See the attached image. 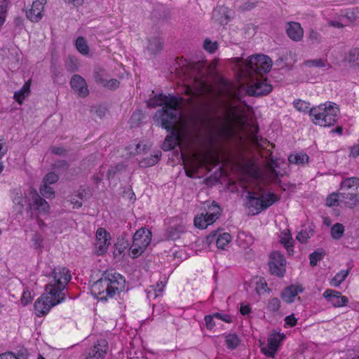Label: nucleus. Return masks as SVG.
I'll return each instance as SVG.
<instances>
[{
  "instance_id": "obj_18",
  "label": "nucleus",
  "mask_w": 359,
  "mask_h": 359,
  "mask_svg": "<svg viewBox=\"0 0 359 359\" xmlns=\"http://www.w3.org/2000/svg\"><path fill=\"white\" fill-rule=\"evenodd\" d=\"M70 86L80 97H86L89 94L86 80L79 74H74L72 76L70 80Z\"/></svg>"
},
{
  "instance_id": "obj_62",
  "label": "nucleus",
  "mask_w": 359,
  "mask_h": 359,
  "mask_svg": "<svg viewBox=\"0 0 359 359\" xmlns=\"http://www.w3.org/2000/svg\"><path fill=\"white\" fill-rule=\"evenodd\" d=\"M261 351L266 356L273 358L277 351L270 349L267 346L266 347H262Z\"/></svg>"
},
{
  "instance_id": "obj_23",
  "label": "nucleus",
  "mask_w": 359,
  "mask_h": 359,
  "mask_svg": "<svg viewBox=\"0 0 359 359\" xmlns=\"http://www.w3.org/2000/svg\"><path fill=\"white\" fill-rule=\"evenodd\" d=\"M185 232V227L182 224L170 226L166 231L165 236L168 239L175 241L180 238L181 235Z\"/></svg>"
},
{
  "instance_id": "obj_9",
  "label": "nucleus",
  "mask_w": 359,
  "mask_h": 359,
  "mask_svg": "<svg viewBox=\"0 0 359 359\" xmlns=\"http://www.w3.org/2000/svg\"><path fill=\"white\" fill-rule=\"evenodd\" d=\"M212 114L209 116L203 113L200 118L201 130L209 136L214 135L220 128L222 118L217 116V109L213 105H210Z\"/></svg>"
},
{
  "instance_id": "obj_33",
  "label": "nucleus",
  "mask_w": 359,
  "mask_h": 359,
  "mask_svg": "<svg viewBox=\"0 0 359 359\" xmlns=\"http://www.w3.org/2000/svg\"><path fill=\"white\" fill-rule=\"evenodd\" d=\"M309 157L306 154H290L288 161L292 164H304L309 162Z\"/></svg>"
},
{
  "instance_id": "obj_2",
  "label": "nucleus",
  "mask_w": 359,
  "mask_h": 359,
  "mask_svg": "<svg viewBox=\"0 0 359 359\" xmlns=\"http://www.w3.org/2000/svg\"><path fill=\"white\" fill-rule=\"evenodd\" d=\"M279 200L280 197L274 193L269 192L259 196L257 192L248 191L244 198V206L249 210L252 215H257Z\"/></svg>"
},
{
  "instance_id": "obj_31",
  "label": "nucleus",
  "mask_w": 359,
  "mask_h": 359,
  "mask_svg": "<svg viewBox=\"0 0 359 359\" xmlns=\"http://www.w3.org/2000/svg\"><path fill=\"white\" fill-rule=\"evenodd\" d=\"M304 65L307 67H325L327 69H331L332 65L327 62L326 60L320 59H314V60H308L304 62Z\"/></svg>"
},
{
  "instance_id": "obj_17",
  "label": "nucleus",
  "mask_w": 359,
  "mask_h": 359,
  "mask_svg": "<svg viewBox=\"0 0 359 359\" xmlns=\"http://www.w3.org/2000/svg\"><path fill=\"white\" fill-rule=\"evenodd\" d=\"M273 89L272 86L264 81H257L248 88V94L250 96L261 97L268 95Z\"/></svg>"
},
{
  "instance_id": "obj_51",
  "label": "nucleus",
  "mask_w": 359,
  "mask_h": 359,
  "mask_svg": "<svg viewBox=\"0 0 359 359\" xmlns=\"http://www.w3.org/2000/svg\"><path fill=\"white\" fill-rule=\"evenodd\" d=\"M59 177L53 172H50L46 175L43 180V184L50 185L57 182Z\"/></svg>"
},
{
  "instance_id": "obj_63",
  "label": "nucleus",
  "mask_w": 359,
  "mask_h": 359,
  "mask_svg": "<svg viewBox=\"0 0 359 359\" xmlns=\"http://www.w3.org/2000/svg\"><path fill=\"white\" fill-rule=\"evenodd\" d=\"M297 318L294 316L293 314L286 316L285 318V322L287 325L289 327H294L297 324Z\"/></svg>"
},
{
  "instance_id": "obj_8",
  "label": "nucleus",
  "mask_w": 359,
  "mask_h": 359,
  "mask_svg": "<svg viewBox=\"0 0 359 359\" xmlns=\"http://www.w3.org/2000/svg\"><path fill=\"white\" fill-rule=\"evenodd\" d=\"M272 64V60L269 56L259 54L248 57L247 67L250 72L262 75L270 72Z\"/></svg>"
},
{
  "instance_id": "obj_46",
  "label": "nucleus",
  "mask_w": 359,
  "mask_h": 359,
  "mask_svg": "<svg viewBox=\"0 0 359 359\" xmlns=\"http://www.w3.org/2000/svg\"><path fill=\"white\" fill-rule=\"evenodd\" d=\"M39 191L41 194L45 198H51L55 196V191L49 185L43 184L41 186Z\"/></svg>"
},
{
  "instance_id": "obj_4",
  "label": "nucleus",
  "mask_w": 359,
  "mask_h": 359,
  "mask_svg": "<svg viewBox=\"0 0 359 359\" xmlns=\"http://www.w3.org/2000/svg\"><path fill=\"white\" fill-rule=\"evenodd\" d=\"M45 275L53 278L50 283L46 286V291L50 290L57 294V297H66L64 290L72 278L69 270L66 267L54 268L50 270L49 273Z\"/></svg>"
},
{
  "instance_id": "obj_60",
  "label": "nucleus",
  "mask_w": 359,
  "mask_h": 359,
  "mask_svg": "<svg viewBox=\"0 0 359 359\" xmlns=\"http://www.w3.org/2000/svg\"><path fill=\"white\" fill-rule=\"evenodd\" d=\"M104 76V71L103 70H98L95 72L94 73V79L97 83H101L103 84L104 82V79H103Z\"/></svg>"
},
{
  "instance_id": "obj_38",
  "label": "nucleus",
  "mask_w": 359,
  "mask_h": 359,
  "mask_svg": "<svg viewBox=\"0 0 359 359\" xmlns=\"http://www.w3.org/2000/svg\"><path fill=\"white\" fill-rule=\"evenodd\" d=\"M325 256V251L324 250H319L314 251L309 255L310 265L315 266L317 265L318 262L322 260Z\"/></svg>"
},
{
  "instance_id": "obj_64",
  "label": "nucleus",
  "mask_w": 359,
  "mask_h": 359,
  "mask_svg": "<svg viewBox=\"0 0 359 359\" xmlns=\"http://www.w3.org/2000/svg\"><path fill=\"white\" fill-rule=\"evenodd\" d=\"M258 3L257 0H248L243 5V10H251L252 9L256 4Z\"/></svg>"
},
{
  "instance_id": "obj_7",
  "label": "nucleus",
  "mask_w": 359,
  "mask_h": 359,
  "mask_svg": "<svg viewBox=\"0 0 359 359\" xmlns=\"http://www.w3.org/2000/svg\"><path fill=\"white\" fill-rule=\"evenodd\" d=\"M178 111L175 107H163L158 109L154 116L155 123L166 130L175 128L174 123L177 118Z\"/></svg>"
},
{
  "instance_id": "obj_43",
  "label": "nucleus",
  "mask_w": 359,
  "mask_h": 359,
  "mask_svg": "<svg viewBox=\"0 0 359 359\" xmlns=\"http://www.w3.org/2000/svg\"><path fill=\"white\" fill-rule=\"evenodd\" d=\"M76 47L77 50L83 55H87L89 52L88 46L83 36H79L77 38L76 41Z\"/></svg>"
},
{
  "instance_id": "obj_15",
  "label": "nucleus",
  "mask_w": 359,
  "mask_h": 359,
  "mask_svg": "<svg viewBox=\"0 0 359 359\" xmlns=\"http://www.w3.org/2000/svg\"><path fill=\"white\" fill-rule=\"evenodd\" d=\"M108 349V343L104 339L97 340V343L86 351L85 359H104Z\"/></svg>"
},
{
  "instance_id": "obj_34",
  "label": "nucleus",
  "mask_w": 359,
  "mask_h": 359,
  "mask_svg": "<svg viewBox=\"0 0 359 359\" xmlns=\"http://www.w3.org/2000/svg\"><path fill=\"white\" fill-rule=\"evenodd\" d=\"M359 187V178L357 177H351L345 178L340 184V189H349L352 187L356 189Z\"/></svg>"
},
{
  "instance_id": "obj_53",
  "label": "nucleus",
  "mask_w": 359,
  "mask_h": 359,
  "mask_svg": "<svg viewBox=\"0 0 359 359\" xmlns=\"http://www.w3.org/2000/svg\"><path fill=\"white\" fill-rule=\"evenodd\" d=\"M165 107H175L178 111L179 101L178 98L174 95H169L166 99Z\"/></svg>"
},
{
  "instance_id": "obj_11",
  "label": "nucleus",
  "mask_w": 359,
  "mask_h": 359,
  "mask_svg": "<svg viewBox=\"0 0 359 359\" xmlns=\"http://www.w3.org/2000/svg\"><path fill=\"white\" fill-rule=\"evenodd\" d=\"M109 289L107 295L112 298L116 293H119L125 290L126 279L125 277L117 272L109 273L105 271Z\"/></svg>"
},
{
  "instance_id": "obj_1",
  "label": "nucleus",
  "mask_w": 359,
  "mask_h": 359,
  "mask_svg": "<svg viewBox=\"0 0 359 359\" xmlns=\"http://www.w3.org/2000/svg\"><path fill=\"white\" fill-rule=\"evenodd\" d=\"M339 109L337 104L325 102L313 107L309 110V116L312 122L323 127L334 126L338 120Z\"/></svg>"
},
{
  "instance_id": "obj_19",
  "label": "nucleus",
  "mask_w": 359,
  "mask_h": 359,
  "mask_svg": "<svg viewBox=\"0 0 359 359\" xmlns=\"http://www.w3.org/2000/svg\"><path fill=\"white\" fill-rule=\"evenodd\" d=\"M170 134L167 135L162 144L164 151H170L175 149L181 140L180 132L175 128L172 130H167Z\"/></svg>"
},
{
  "instance_id": "obj_5",
  "label": "nucleus",
  "mask_w": 359,
  "mask_h": 359,
  "mask_svg": "<svg viewBox=\"0 0 359 359\" xmlns=\"http://www.w3.org/2000/svg\"><path fill=\"white\" fill-rule=\"evenodd\" d=\"M151 232L147 228H140L133 237V243L130 248V257L137 258L140 257L151 241Z\"/></svg>"
},
{
  "instance_id": "obj_21",
  "label": "nucleus",
  "mask_w": 359,
  "mask_h": 359,
  "mask_svg": "<svg viewBox=\"0 0 359 359\" xmlns=\"http://www.w3.org/2000/svg\"><path fill=\"white\" fill-rule=\"evenodd\" d=\"M287 36L293 41H299L304 36V31L299 22H291L288 23L286 29Z\"/></svg>"
},
{
  "instance_id": "obj_36",
  "label": "nucleus",
  "mask_w": 359,
  "mask_h": 359,
  "mask_svg": "<svg viewBox=\"0 0 359 359\" xmlns=\"http://www.w3.org/2000/svg\"><path fill=\"white\" fill-rule=\"evenodd\" d=\"M231 241V236L229 233H220L216 240V245L219 249L224 250Z\"/></svg>"
},
{
  "instance_id": "obj_13",
  "label": "nucleus",
  "mask_w": 359,
  "mask_h": 359,
  "mask_svg": "<svg viewBox=\"0 0 359 359\" xmlns=\"http://www.w3.org/2000/svg\"><path fill=\"white\" fill-rule=\"evenodd\" d=\"M96 253L98 255H104L110 245L111 236L104 228H98L96 231Z\"/></svg>"
},
{
  "instance_id": "obj_42",
  "label": "nucleus",
  "mask_w": 359,
  "mask_h": 359,
  "mask_svg": "<svg viewBox=\"0 0 359 359\" xmlns=\"http://www.w3.org/2000/svg\"><path fill=\"white\" fill-rule=\"evenodd\" d=\"M353 20V17L343 15L339 20H331L329 25L333 27L341 28L346 25V24L351 22Z\"/></svg>"
},
{
  "instance_id": "obj_58",
  "label": "nucleus",
  "mask_w": 359,
  "mask_h": 359,
  "mask_svg": "<svg viewBox=\"0 0 359 359\" xmlns=\"http://www.w3.org/2000/svg\"><path fill=\"white\" fill-rule=\"evenodd\" d=\"M309 238L310 236L306 230H302L296 236L297 240H298L302 243H306L307 239Z\"/></svg>"
},
{
  "instance_id": "obj_41",
  "label": "nucleus",
  "mask_w": 359,
  "mask_h": 359,
  "mask_svg": "<svg viewBox=\"0 0 359 359\" xmlns=\"http://www.w3.org/2000/svg\"><path fill=\"white\" fill-rule=\"evenodd\" d=\"M42 10H39L32 7L28 11H27L26 15L32 22H37L42 18Z\"/></svg>"
},
{
  "instance_id": "obj_16",
  "label": "nucleus",
  "mask_w": 359,
  "mask_h": 359,
  "mask_svg": "<svg viewBox=\"0 0 359 359\" xmlns=\"http://www.w3.org/2000/svg\"><path fill=\"white\" fill-rule=\"evenodd\" d=\"M323 296L334 307L344 306L348 303L347 297L343 296L341 292L332 289L325 290Z\"/></svg>"
},
{
  "instance_id": "obj_59",
  "label": "nucleus",
  "mask_w": 359,
  "mask_h": 359,
  "mask_svg": "<svg viewBox=\"0 0 359 359\" xmlns=\"http://www.w3.org/2000/svg\"><path fill=\"white\" fill-rule=\"evenodd\" d=\"M53 168L57 170H67L69 168V164L65 160H60L55 163Z\"/></svg>"
},
{
  "instance_id": "obj_47",
  "label": "nucleus",
  "mask_w": 359,
  "mask_h": 359,
  "mask_svg": "<svg viewBox=\"0 0 359 359\" xmlns=\"http://www.w3.org/2000/svg\"><path fill=\"white\" fill-rule=\"evenodd\" d=\"M280 306V301L277 297L269 299L267 304V309L273 313L277 312Z\"/></svg>"
},
{
  "instance_id": "obj_40",
  "label": "nucleus",
  "mask_w": 359,
  "mask_h": 359,
  "mask_svg": "<svg viewBox=\"0 0 359 359\" xmlns=\"http://www.w3.org/2000/svg\"><path fill=\"white\" fill-rule=\"evenodd\" d=\"M50 71L52 73V79L53 80L54 83H63L65 82V80L62 81V69L57 66L55 65H52L50 66Z\"/></svg>"
},
{
  "instance_id": "obj_12",
  "label": "nucleus",
  "mask_w": 359,
  "mask_h": 359,
  "mask_svg": "<svg viewBox=\"0 0 359 359\" xmlns=\"http://www.w3.org/2000/svg\"><path fill=\"white\" fill-rule=\"evenodd\" d=\"M285 264V259L280 252L274 251L270 254L269 268L271 275L283 277L286 271Z\"/></svg>"
},
{
  "instance_id": "obj_30",
  "label": "nucleus",
  "mask_w": 359,
  "mask_h": 359,
  "mask_svg": "<svg viewBox=\"0 0 359 359\" xmlns=\"http://www.w3.org/2000/svg\"><path fill=\"white\" fill-rule=\"evenodd\" d=\"M167 98L168 96L163 93L155 95L152 99H150L147 102V106L151 108H154L157 106L165 105Z\"/></svg>"
},
{
  "instance_id": "obj_3",
  "label": "nucleus",
  "mask_w": 359,
  "mask_h": 359,
  "mask_svg": "<svg viewBox=\"0 0 359 359\" xmlns=\"http://www.w3.org/2000/svg\"><path fill=\"white\" fill-rule=\"evenodd\" d=\"M13 203L23 208L25 205L30 210H34L39 213H47L49 210V204L34 189H29L25 193V197L16 196L13 198Z\"/></svg>"
},
{
  "instance_id": "obj_61",
  "label": "nucleus",
  "mask_w": 359,
  "mask_h": 359,
  "mask_svg": "<svg viewBox=\"0 0 359 359\" xmlns=\"http://www.w3.org/2000/svg\"><path fill=\"white\" fill-rule=\"evenodd\" d=\"M32 300L31 292H24L22 298H21V302L23 305H27L29 304Z\"/></svg>"
},
{
  "instance_id": "obj_10",
  "label": "nucleus",
  "mask_w": 359,
  "mask_h": 359,
  "mask_svg": "<svg viewBox=\"0 0 359 359\" xmlns=\"http://www.w3.org/2000/svg\"><path fill=\"white\" fill-rule=\"evenodd\" d=\"M221 211L220 207L213 201L208 206L205 215L201 214V216L194 218V225L200 229H206L208 225L213 224L219 218Z\"/></svg>"
},
{
  "instance_id": "obj_20",
  "label": "nucleus",
  "mask_w": 359,
  "mask_h": 359,
  "mask_svg": "<svg viewBox=\"0 0 359 359\" xmlns=\"http://www.w3.org/2000/svg\"><path fill=\"white\" fill-rule=\"evenodd\" d=\"M304 290L301 285H291L285 287L281 292V298L285 302L290 304L294 302L295 297Z\"/></svg>"
},
{
  "instance_id": "obj_57",
  "label": "nucleus",
  "mask_w": 359,
  "mask_h": 359,
  "mask_svg": "<svg viewBox=\"0 0 359 359\" xmlns=\"http://www.w3.org/2000/svg\"><path fill=\"white\" fill-rule=\"evenodd\" d=\"M309 39L313 43H320L321 41V35L316 31L311 29L309 32Z\"/></svg>"
},
{
  "instance_id": "obj_44",
  "label": "nucleus",
  "mask_w": 359,
  "mask_h": 359,
  "mask_svg": "<svg viewBox=\"0 0 359 359\" xmlns=\"http://www.w3.org/2000/svg\"><path fill=\"white\" fill-rule=\"evenodd\" d=\"M293 105H294V108L297 110H298L299 111L304 112V113H306V112L309 113L310 104L309 102H306L303 101L299 99H297V100H294Z\"/></svg>"
},
{
  "instance_id": "obj_48",
  "label": "nucleus",
  "mask_w": 359,
  "mask_h": 359,
  "mask_svg": "<svg viewBox=\"0 0 359 359\" xmlns=\"http://www.w3.org/2000/svg\"><path fill=\"white\" fill-rule=\"evenodd\" d=\"M340 201L339 193H332L326 198V205L328 207H333L338 205V203Z\"/></svg>"
},
{
  "instance_id": "obj_6",
  "label": "nucleus",
  "mask_w": 359,
  "mask_h": 359,
  "mask_svg": "<svg viewBox=\"0 0 359 359\" xmlns=\"http://www.w3.org/2000/svg\"><path fill=\"white\" fill-rule=\"evenodd\" d=\"M48 294L41 295L34 303V310L37 316L46 315L54 306L65 300V296L57 297V294L48 290Z\"/></svg>"
},
{
  "instance_id": "obj_26",
  "label": "nucleus",
  "mask_w": 359,
  "mask_h": 359,
  "mask_svg": "<svg viewBox=\"0 0 359 359\" xmlns=\"http://www.w3.org/2000/svg\"><path fill=\"white\" fill-rule=\"evenodd\" d=\"M163 48V41L160 37L156 36L149 39L147 50L151 54L156 55Z\"/></svg>"
},
{
  "instance_id": "obj_45",
  "label": "nucleus",
  "mask_w": 359,
  "mask_h": 359,
  "mask_svg": "<svg viewBox=\"0 0 359 359\" xmlns=\"http://www.w3.org/2000/svg\"><path fill=\"white\" fill-rule=\"evenodd\" d=\"M126 170V166L123 163H118L114 166H111L109 168L107 174L108 179L113 178L115 175Z\"/></svg>"
},
{
  "instance_id": "obj_29",
  "label": "nucleus",
  "mask_w": 359,
  "mask_h": 359,
  "mask_svg": "<svg viewBox=\"0 0 359 359\" xmlns=\"http://www.w3.org/2000/svg\"><path fill=\"white\" fill-rule=\"evenodd\" d=\"M161 156V151H157L155 154L151 155L150 156H147L144 158L142 161H140V166L142 168H147L155 165L158 161H159Z\"/></svg>"
},
{
  "instance_id": "obj_27",
  "label": "nucleus",
  "mask_w": 359,
  "mask_h": 359,
  "mask_svg": "<svg viewBox=\"0 0 359 359\" xmlns=\"http://www.w3.org/2000/svg\"><path fill=\"white\" fill-rule=\"evenodd\" d=\"M285 336L283 333L277 332L271 335L267 340V346L269 348L277 351L280 342L285 339Z\"/></svg>"
},
{
  "instance_id": "obj_55",
  "label": "nucleus",
  "mask_w": 359,
  "mask_h": 359,
  "mask_svg": "<svg viewBox=\"0 0 359 359\" xmlns=\"http://www.w3.org/2000/svg\"><path fill=\"white\" fill-rule=\"evenodd\" d=\"M213 316L215 318H217L219 320H221L225 323H230L232 322V318L230 315L228 314H223L219 312L213 313Z\"/></svg>"
},
{
  "instance_id": "obj_35",
  "label": "nucleus",
  "mask_w": 359,
  "mask_h": 359,
  "mask_svg": "<svg viewBox=\"0 0 359 359\" xmlns=\"http://www.w3.org/2000/svg\"><path fill=\"white\" fill-rule=\"evenodd\" d=\"M349 273V270H341L330 281V284L334 287H339L345 280Z\"/></svg>"
},
{
  "instance_id": "obj_49",
  "label": "nucleus",
  "mask_w": 359,
  "mask_h": 359,
  "mask_svg": "<svg viewBox=\"0 0 359 359\" xmlns=\"http://www.w3.org/2000/svg\"><path fill=\"white\" fill-rule=\"evenodd\" d=\"M218 48V44L216 41L213 42L209 39H205L203 42V48L210 53H214Z\"/></svg>"
},
{
  "instance_id": "obj_54",
  "label": "nucleus",
  "mask_w": 359,
  "mask_h": 359,
  "mask_svg": "<svg viewBox=\"0 0 359 359\" xmlns=\"http://www.w3.org/2000/svg\"><path fill=\"white\" fill-rule=\"evenodd\" d=\"M120 82L116 79L104 81L103 86L109 90H116L119 87Z\"/></svg>"
},
{
  "instance_id": "obj_56",
  "label": "nucleus",
  "mask_w": 359,
  "mask_h": 359,
  "mask_svg": "<svg viewBox=\"0 0 359 359\" xmlns=\"http://www.w3.org/2000/svg\"><path fill=\"white\" fill-rule=\"evenodd\" d=\"M214 318H215L213 316V313L205 316L204 320L205 322L207 329L212 330L214 328V327L215 326V323L213 320Z\"/></svg>"
},
{
  "instance_id": "obj_39",
  "label": "nucleus",
  "mask_w": 359,
  "mask_h": 359,
  "mask_svg": "<svg viewBox=\"0 0 359 359\" xmlns=\"http://www.w3.org/2000/svg\"><path fill=\"white\" fill-rule=\"evenodd\" d=\"M346 60L353 66H359V48H354L351 49L348 53Z\"/></svg>"
},
{
  "instance_id": "obj_25",
  "label": "nucleus",
  "mask_w": 359,
  "mask_h": 359,
  "mask_svg": "<svg viewBox=\"0 0 359 359\" xmlns=\"http://www.w3.org/2000/svg\"><path fill=\"white\" fill-rule=\"evenodd\" d=\"M28 351L26 348H22L18 351L17 353L13 352H6L0 355V359H27Z\"/></svg>"
},
{
  "instance_id": "obj_52",
  "label": "nucleus",
  "mask_w": 359,
  "mask_h": 359,
  "mask_svg": "<svg viewBox=\"0 0 359 359\" xmlns=\"http://www.w3.org/2000/svg\"><path fill=\"white\" fill-rule=\"evenodd\" d=\"M43 241V238L42 236L38 233H34L32 238V242L33 243V246L36 250L42 249Z\"/></svg>"
},
{
  "instance_id": "obj_28",
  "label": "nucleus",
  "mask_w": 359,
  "mask_h": 359,
  "mask_svg": "<svg viewBox=\"0 0 359 359\" xmlns=\"http://www.w3.org/2000/svg\"><path fill=\"white\" fill-rule=\"evenodd\" d=\"M30 86V81H28L25 83L19 90L15 92L13 98L17 102L21 104L25 98L29 95Z\"/></svg>"
},
{
  "instance_id": "obj_14",
  "label": "nucleus",
  "mask_w": 359,
  "mask_h": 359,
  "mask_svg": "<svg viewBox=\"0 0 359 359\" xmlns=\"http://www.w3.org/2000/svg\"><path fill=\"white\" fill-rule=\"evenodd\" d=\"M109 289L106 273L104 272L102 277L94 283L91 292L99 301L106 302L109 297L107 290Z\"/></svg>"
},
{
  "instance_id": "obj_32",
  "label": "nucleus",
  "mask_w": 359,
  "mask_h": 359,
  "mask_svg": "<svg viewBox=\"0 0 359 359\" xmlns=\"http://www.w3.org/2000/svg\"><path fill=\"white\" fill-rule=\"evenodd\" d=\"M144 118V114L142 110L138 109L135 111L130 118V127H138L142 123Z\"/></svg>"
},
{
  "instance_id": "obj_37",
  "label": "nucleus",
  "mask_w": 359,
  "mask_h": 359,
  "mask_svg": "<svg viewBox=\"0 0 359 359\" xmlns=\"http://www.w3.org/2000/svg\"><path fill=\"white\" fill-rule=\"evenodd\" d=\"M344 233V226L341 223L334 224L331 228V236L334 240L340 239Z\"/></svg>"
},
{
  "instance_id": "obj_22",
  "label": "nucleus",
  "mask_w": 359,
  "mask_h": 359,
  "mask_svg": "<svg viewBox=\"0 0 359 359\" xmlns=\"http://www.w3.org/2000/svg\"><path fill=\"white\" fill-rule=\"evenodd\" d=\"M340 202L344 203L350 208H353L359 202V197L357 194L353 193H339Z\"/></svg>"
},
{
  "instance_id": "obj_24",
  "label": "nucleus",
  "mask_w": 359,
  "mask_h": 359,
  "mask_svg": "<svg viewBox=\"0 0 359 359\" xmlns=\"http://www.w3.org/2000/svg\"><path fill=\"white\" fill-rule=\"evenodd\" d=\"M226 348L231 351L236 349L241 344V339L236 333L224 334Z\"/></svg>"
},
{
  "instance_id": "obj_50",
  "label": "nucleus",
  "mask_w": 359,
  "mask_h": 359,
  "mask_svg": "<svg viewBox=\"0 0 359 359\" xmlns=\"http://www.w3.org/2000/svg\"><path fill=\"white\" fill-rule=\"evenodd\" d=\"M128 246L129 243L124 238H118L117 243L115 244L116 251L121 255Z\"/></svg>"
}]
</instances>
